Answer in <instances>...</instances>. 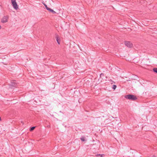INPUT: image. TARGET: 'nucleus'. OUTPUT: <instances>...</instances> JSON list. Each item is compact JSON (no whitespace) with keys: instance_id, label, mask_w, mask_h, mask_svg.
I'll list each match as a JSON object with an SVG mask.
<instances>
[{"instance_id":"nucleus-2","label":"nucleus","mask_w":157,"mask_h":157,"mask_svg":"<svg viewBox=\"0 0 157 157\" xmlns=\"http://www.w3.org/2000/svg\"><path fill=\"white\" fill-rule=\"evenodd\" d=\"M11 1L13 8L17 10L18 8V6L16 1V0H11Z\"/></svg>"},{"instance_id":"nucleus-12","label":"nucleus","mask_w":157,"mask_h":157,"mask_svg":"<svg viewBox=\"0 0 157 157\" xmlns=\"http://www.w3.org/2000/svg\"><path fill=\"white\" fill-rule=\"evenodd\" d=\"M97 156H98V157H102V155L98 154Z\"/></svg>"},{"instance_id":"nucleus-1","label":"nucleus","mask_w":157,"mask_h":157,"mask_svg":"<svg viewBox=\"0 0 157 157\" xmlns=\"http://www.w3.org/2000/svg\"><path fill=\"white\" fill-rule=\"evenodd\" d=\"M124 98L126 99H129L132 101H135L137 99L136 96L131 94H129L125 95Z\"/></svg>"},{"instance_id":"nucleus-16","label":"nucleus","mask_w":157,"mask_h":157,"mask_svg":"<svg viewBox=\"0 0 157 157\" xmlns=\"http://www.w3.org/2000/svg\"><path fill=\"white\" fill-rule=\"evenodd\" d=\"M152 157H156L154 155H153L152 156Z\"/></svg>"},{"instance_id":"nucleus-4","label":"nucleus","mask_w":157,"mask_h":157,"mask_svg":"<svg viewBox=\"0 0 157 157\" xmlns=\"http://www.w3.org/2000/svg\"><path fill=\"white\" fill-rule=\"evenodd\" d=\"M43 4L47 10H48L50 12H51L53 14H56V12L54 11L52 9L48 7L46 4L45 3H43Z\"/></svg>"},{"instance_id":"nucleus-11","label":"nucleus","mask_w":157,"mask_h":157,"mask_svg":"<svg viewBox=\"0 0 157 157\" xmlns=\"http://www.w3.org/2000/svg\"><path fill=\"white\" fill-rule=\"evenodd\" d=\"M117 87V86L116 85H113V87H112V88L113 89V90H115L116 88Z\"/></svg>"},{"instance_id":"nucleus-14","label":"nucleus","mask_w":157,"mask_h":157,"mask_svg":"<svg viewBox=\"0 0 157 157\" xmlns=\"http://www.w3.org/2000/svg\"><path fill=\"white\" fill-rule=\"evenodd\" d=\"M21 123H22L23 124H24V123H23V121H21Z\"/></svg>"},{"instance_id":"nucleus-6","label":"nucleus","mask_w":157,"mask_h":157,"mask_svg":"<svg viewBox=\"0 0 157 157\" xmlns=\"http://www.w3.org/2000/svg\"><path fill=\"white\" fill-rule=\"evenodd\" d=\"M10 86L11 87H17V84L14 81H12L11 82Z\"/></svg>"},{"instance_id":"nucleus-10","label":"nucleus","mask_w":157,"mask_h":157,"mask_svg":"<svg viewBox=\"0 0 157 157\" xmlns=\"http://www.w3.org/2000/svg\"><path fill=\"white\" fill-rule=\"evenodd\" d=\"M153 70L154 72L157 73V68H154Z\"/></svg>"},{"instance_id":"nucleus-17","label":"nucleus","mask_w":157,"mask_h":157,"mask_svg":"<svg viewBox=\"0 0 157 157\" xmlns=\"http://www.w3.org/2000/svg\"><path fill=\"white\" fill-rule=\"evenodd\" d=\"M1 25H0V29H1Z\"/></svg>"},{"instance_id":"nucleus-5","label":"nucleus","mask_w":157,"mask_h":157,"mask_svg":"<svg viewBox=\"0 0 157 157\" xmlns=\"http://www.w3.org/2000/svg\"><path fill=\"white\" fill-rule=\"evenodd\" d=\"M8 18V16H4L1 20V22L2 23H5L7 22Z\"/></svg>"},{"instance_id":"nucleus-9","label":"nucleus","mask_w":157,"mask_h":157,"mask_svg":"<svg viewBox=\"0 0 157 157\" xmlns=\"http://www.w3.org/2000/svg\"><path fill=\"white\" fill-rule=\"evenodd\" d=\"M80 139L82 141L84 142L86 141L85 137L84 136H82L80 138Z\"/></svg>"},{"instance_id":"nucleus-13","label":"nucleus","mask_w":157,"mask_h":157,"mask_svg":"<svg viewBox=\"0 0 157 157\" xmlns=\"http://www.w3.org/2000/svg\"><path fill=\"white\" fill-rule=\"evenodd\" d=\"M104 75V74L103 73H102L100 74V77H101V76H103Z\"/></svg>"},{"instance_id":"nucleus-8","label":"nucleus","mask_w":157,"mask_h":157,"mask_svg":"<svg viewBox=\"0 0 157 157\" xmlns=\"http://www.w3.org/2000/svg\"><path fill=\"white\" fill-rule=\"evenodd\" d=\"M35 127H35V126H33V127H30L29 129L30 131H33V130L34 129Z\"/></svg>"},{"instance_id":"nucleus-7","label":"nucleus","mask_w":157,"mask_h":157,"mask_svg":"<svg viewBox=\"0 0 157 157\" xmlns=\"http://www.w3.org/2000/svg\"><path fill=\"white\" fill-rule=\"evenodd\" d=\"M55 36V38L57 42L59 44H60V39L59 36L57 34H56Z\"/></svg>"},{"instance_id":"nucleus-18","label":"nucleus","mask_w":157,"mask_h":157,"mask_svg":"<svg viewBox=\"0 0 157 157\" xmlns=\"http://www.w3.org/2000/svg\"><path fill=\"white\" fill-rule=\"evenodd\" d=\"M106 78H107V77H106Z\"/></svg>"},{"instance_id":"nucleus-3","label":"nucleus","mask_w":157,"mask_h":157,"mask_svg":"<svg viewBox=\"0 0 157 157\" xmlns=\"http://www.w3.org/2000/svg\"><path fill=\"white\" fill-rule=\"evenodd\" d=\"M124 44L126 46L129 48H131L133 46V44L130 41H125Z\"/></svg>"},{"instance_id":"nucleus-15","label":"nucleus","mask_w":157,"mask_h":157,"mask_svg":"<svg viewBox=\"0 0 157 157\" xmlns=\"http://www.w3.org/2000/svg\"><path fill=\"white\" fill-rule=\"evenodd\" d=\"M110 82H113V81H112L111 79H110Z\"/></svg>"}]
</instances>
